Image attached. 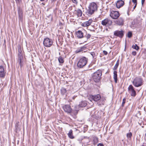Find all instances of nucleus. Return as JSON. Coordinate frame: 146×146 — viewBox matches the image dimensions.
Here are the masks:
<instances>
[{
	"label": "nucleus",
	"mask_w": 146,
	"mask_h": 146,
	"mask_svg": "<svg viewBox=\"0 0 146 146\" xmlns=\"http://www.w3.org/2000/svg\"><path fill=\"white\" fill-rule=\"evenodd\" d=\"M98 6L94 2L91 3L88 7L87 13L89 15H92L97 10Z\"/></svg>",
	"instance_id": "f257e3e1"
},
{
	"label": "nucleus",
	"mask_w": 146,
	"mask_h": 146,
	"mask_svg": "<svg viewBox=\"0 0 146 146\" xmlns=\"http://www.w3.org/2000/svg\"><path fill=\"white\" fill-rule=\"evenodd\" d=\"M133 85L136 87H138L143 84L142 79L139 77H137L134 78L132 82Z\"/></svg>",
	"instance_id": "f03ea898"
},
{
	"label": "nucleus",
	"mask_w": 146,
	"mask_h": 146,
	"mask_svg": "<svg viewBox=\"0 0 146 146\" xmlns=\"http://www.w3.org/2000/svg\"><path fill=\"white\" fill-rule=\"evenodd\" d=\"M88 59L85 57H83L79 60L77 63V66L80 68H83L87 64Z\"/></svg>",
	"instance_id": "7ed1b4c3"
},
{
	"label": "nucleus",
	"mask_w": 146,
	"mask_h": 146,
	"mask_svg": "<svg viewBox=\"0 0 146 146\" xmlns=\"http://www.w3.org/2000/svg\"><path fill=\"white\" fill-rule=\"evenodd\" d=\"M102 75V71L101 70H98L94 72L93 74V78L96 82H99L101 78Z\"/></svg>",
	"instance_id": "20e7f679"
},
{
	"label": "nucleus",
	"mask_w": 146,
	"mask_h": 146,
	"mask_svg": "<svg viewBox=\"0 0 146 146\" xmlns=\"http://www.w3.org/2000/svg\"><path fill=\"white\" fill-rule=\"evenodd\" d=\"M91 98L92 100L95 102L99 101V104L98 103L99 105L104 104L103 100H102V99H101V96L99 94H97L95 96H92Z\"/></svg>",
	"instance_id": "39448f33"
},
{
	"label": "nucleus",
	"mask_w": 146,
	"mask_h": 146,
	"mask_svg": "<svg viewBox=\"0 0 146 146\" xmlns=\"http://www.w3.org/2000/svg\"><path fill=\"white\" fill-rule=\"evenodd\" d=\"M53 42L52 39L47 38H44L43 44L44 45L47 47H50L52 44Z\"/></svg>",
	"instance_id": "423d86ee"
},
{
	"label": "nucleus",
	"mask_w": 146,
	"mask_h": 146,
	"mask_svg": "<svg viewBox=\"0 0 146 146\" xmlns=\"http://www.w3.org/2000/svg\"><path fill=\"white\" fill-rule=\"evenodd\" d=\"M112 21L110 19L106 18L102 20L101 22L103 26H108L112 24Z\"/></svg>",
	"instance_id": "0eeeda50"
},
{
	"label": "nucleus",
	"mask_w": 146,
	"mask_h": 146,
	"mask_svg": "<svg viewBox=\"0 0 146 146\" xmlns=\"http://www.w3.org/2000/svg\"><path fill=\"white\" fill-rule=\"evenodd\" d=\"M128 91L132 96L135 97L136 95V92L132 85H130L128 88Z\"/></svg>",
	"instance_id": "6e6552de"
},
{
	"label": "nucleus",
	"mask_w": 146,
	"mask_h": 146,
	"mask_svg": "<svg viewBox=\"0 0 146 146\" xmlns=\"http://www.w3.org/2000/svg\"><path fill=\"white\" fill-rule=\"evenodd\" d=\"M120 15L118 11H112L111 12L110 16L113 19H116Z\"/></svg>",
	"instance_id": "1a4fd4ad"
},
{
	"label": "nucleus",
	"mask_w": 146,
	"mask_h": 146,
	"mask_svg": "<svg viewBox=\"0 0 146 146\" xmlns=\"http://www.w3.org/2000/svg\"><path fill=\"white\" fill-rule=\"evenodd\" d=\"M63 108L64 111L68 113H70L72 110L70 106L69 105H65L63 107Z\"/></svg>",
	"instance_id": "9d476101"
},
{
	"label": "nucleus",
	"mask_w": 146,
	"mask_h": 146,
	"mask_svg": "<svg viewBox=\"0 0 146 146\" xmlns=\"http://www.w3.org/2000/svg\"><path fill=\"white\" fill-rule=\"evenodd\" d=\"M114 23L118 25H122L124 23V19L122 17H120L118 19L114 21Z\"/></svg>",
	"instance_id": "9b49d317"
},
{
	"label": "nucleus",
	"mask_w": 146,
	"mask_h": 146,
	"mask_svg": "<svg viewBox=\"0 0 146 146\" xmlns=\"http://www.w3.org/2000/svg\"><path fill=\"white\" fill-rule=\"evenodd\" d=\"M114 35L120 38H122L123 35V31H116L114 32Z\"/></svg>",
	"instance_id": "f8f14e48"
},
{
	"label": "nucleus",
	"mask_w": 146,
	"mask_h": 146,
	"mask_svg": "<svg viewBox=\"0 0 146 146\" xmlns=\"http://www.w3.org/2000/svg\"><path fill=\"white\" fill-rule=\"evenodd\" d=\"M5 76V72L3 67L2 66H0V77L4 78Z\"/></svg>",
	"instance_id": "ddd939ff"
},
{
	"label": "nucleus",
	"mask_w": 146,
	"mask_h": 146,
	"mask_svg": "<svg viewBox=\"0 0 146 146\" xmlns=\"http://www.w3.org/2000/svg\"><path fill=\"white\" fill-rule=\"evenodd\" d=\"M124 4L123 1L122 0H119L117 1L116 5V7L118 8H119L123 6Z\"/></svg>",
	"instance_id": "4468645a"
},
{
	"label": "nucleus",
	"mask_w": 146,
	"mask_h": 146,
	"mask_svg": "<svg viewBox=\"0 0 146 146\" xmlns=\"http://www.w3.org/2000/svg\"><path fill=\"white\" fill-rule=\"evenodd\" d=\"M18 58V62L19 63V64L20 65L21 67L22 66V60L23 59V56L22 54L19 51V52Z\"/></svg>",
	"instance_id": "2eb2a0df"
},
{
	"label": "nucleus",
	"mask_w": 146,
	"mask_h": 146,
	"mask_svg": "<svg viewBox=\"0 0 146 146\" xmlns=\"http://www.w3.org/2000/svg\"><path fill=\"white\" fill-rule=\"evenodd\" d=\"M92 22V20H89L88 21L84 22L81 24V25L83 27H87L91 25Z\"/></svg>",
	"instance_id": "dca6fc26"
},
{
	"label": "nucleus",
	"mask_w": 146,
	"mask_h": 146,
	"mask_svg": "<svg viewBox=\"0 0 146 146\" xmlns=\"http://www.w3.org/2000/svg\"><path fill=\"white\" fill-rule=\"evenodd\" d=\"M76 35L78 38H82L83 37V33L81 31H78L76 32Z\"/></svg>",
	"instance_id": "f3484780"
},
{
	"label": "nucleus",
	"mask_w": 146,
	"mask_h": 146,
	"mask_svg": "<svg viewBox=\"0 0 146 146\" xmlns=\"http://www.w3.org/2000/svg\"><path fill=\"white\" fill-rule=\"evenodd\" d=\"M86 47L84 46H83L78 48L75 51L76 53L80 52L84 50H85Z\"/></svg>",
	"instance_id": "a211bd4d"
},
{
	"label": "nucleus",
	"mask_w": 146,
	"mask_h": 146,
	"mask_svg": "<svg viewBox=\"0 0 146 146\" xmlns=\"http://www.w3.org/2000/svg\"><path fill=\"white\" fill-rule=\"evenodd\" d=\"M87 105V103L85 101H82L79 104V107L82 108L84 107Z\"/></svg>",
	"instance_id": "6ab92c4d"
},
{
	"label": "nucleus",
	"mask_w": 146,
	"mask_h": 146,
	"mask_svg": "<svg viewBox=\"0 0 146 146\" xmlns=\"http://www.w3.org/2000/svg\"><path fill=\"white\" fill-rule=\"evenodd\" d=\"M113 78L115 82L117 83V72L115 71L113 72Z\"/></svg>",
	"instance_id": "aec40b11"
},
{
	"label": "nucleus",
	"mask_w": 146,
	"mask_h": 146,
	"mask_svg": "<svg viewBox=\"0 0 146 146\" xmlns=\"http://www.w3.org/2000/svg\"><path fill=\"white\" fill-rule=\"evenodd\" d=\"M68 137L71 139H72L74 138V137L72 135V131L70 129V130L68 133Z\"/></svg>",
	"instance_id": "412c9836"
},
{
	"label": "nucleus",
	"mask_w": 146,
	"mask_h": 146,
	"mask_svg": "<svg viewBox=\"0 0 146 146\" xmlns=\"http://www.w3.org/2000/svg\"><path fill=\"white\" fill-rule=\"evenodd\" d=\"M76 11L77 13V15L78 17H81L82 16V12L81 10L80 9H78Z\"/></svg>",
	"instance_id": "4be33fe9"
},
{
	"label": "nucleus",
	"mask_w": 146,
	"mask_h": 146,
	"mask_svg": "<svg viewBox=\"0 0 146 146\" xmlns=\"http://www.w3.org/2000/svg\"><path fill=\"white\" fill-rule=\"evenodd\" d=\"M58 60L59 63H63L64 62L63 58L61 56H60L58 58Z\"/></svg>",
	"instance_id": "5701e85b"
},
{
	"label": "nucleus",
	"mask_w": 146,
	"mask_h": 146,
	"mask_svg": "<svg viewBox=\"0 0 146 146\" xmlns=\"http://www.w3.org/2000/svg\"><path fill=\"white\" fill-rule=\"evenodd\" d=\"M119 60H117V61L116 63L115 64V66H114V67L113 68V69L114 70H115L117 68L118 66V65H119Z\"/></svg>",
	"instance_id": "b1692460"
},
{
	"label": "nucleus",
	"mask_w": 146,
	"mask_h": 146,
	"mask_svg": "<svg viewBox=\"0 0 146 146\" xmlns=\"http://www.w3.org/2000/svg\"><path fill=\"white\" fill-rule=\"evenodd\" d=\"M61 93L63 95L64 94L66 93V91L65 88H62L61 89Z\"/></svg>",
	"instance_id": "393cba45"
},
{
	"label": "nucleus",
	"mask_w": 146,
	"mask_h": 146,
	"mask_svg": "<svg viewBox=\"0 0 146 146\" xmlns=\"http://www.w3.org/2000/svg\"><path fill=\"white\" fill-rule=\"evenodd\" d=\"M132 47L133 48L137 50H138L139 49V47L136 44H135V45H133Z\"/></svg>",
	"instance_id": "a878e982"
},
{
	"label": "nucleus",
	"mask_w": 146,
	"mask_h": 146,
	"mask_svg": "<svg viewBox=\"0 0 146 146\" xmlns=\"http://www.w3.org/2000/svg\"><path fill=\"white\" fill-rule=\"evenodd\" d=\"M94 144V145L96 144L98 142V139L97 137H95L93 139Z\"/></svg>",
	"instance_id": "bb28decb"
},
{
	"label": "nucleus",
	"mask_w": 146,
	"mask_h": 146,
	"mask_svg": "<svg viewBox=\"0 0 146 146\" xmlns=\"http://www.w3.org/2000/svg\"><path fill=\"white\" fill-rule=\"evenodd\" d=\"M132 136V134L131 132H130L127 134V137L128 138H131V137Z\"/></svg>",
	"instance_id": "cd10ccee"
},
{
	"label": "nucleus",
	"mask_w": 146,
	"mask_h": 146,
	"mask_svg": "<svg viewBox=\"0 0 146 146\" xmlns=\"http://www.w3.org/2000/svg\"><path fill=\"white\" fill-rule=\"evenodd\" d=\"M18 13L19 15V16L20 18L22 15V12L21 10L20 9H19L18 10Z\"/></svg>",
	"instance_id": "c85d7f7f"
},
{
	"label": "nucleus",
	"mask_w": 146,
	"mask_h": 146,
	"mask_svg": "<svg viewBox=\"0 0 146 146\" xmlns=\"http://www.w3.org/2000/svg\"><path fill=\"white\" fill-rule=\"evenodd\" d=\"M132 33L131 32H129L127 34V36L129 38L131 37L132 36Z\"/></svg>",
	"instance_id": "c756f323"
},
{
	"label": "nucleus",
	"mask_w": 146,
	"mask_h": 146,
	"mask_svg": "<svg viewBox=\"0 0 146 146\" xmlns=\"http://www.w3.org/2000/svg\"><path fill=\"white\" fill-rule=\"evenodd\" d=\"M126 100V99L125 98H124L123 99V102H122V106H124V104H125V102Z\"/></svg>",
	"instance_id": "7c9ffc66"
},
{
	"label": "nucleus",
	"mask_w": 146,
	"mask_h": 146,
	"mask_svg": "<svg viewBox=\"0 0 146 146\" xmlns=\"http://www.w3.org/2000/svg\"><path fill=\"white\" fill-rule=\"evenodd\" d=\"M91 36V35L89 34H86V35L85 37L87 39L86 40H87L88 39L90 38Z\"/></svg>",
	"instance_id": "2f4dec72"
},
{
	"label": "nucleus",
	"mask_w": 146,
	"mask_h": 146,
	"mask_svg": "<svg viewBox=\"0 0 146 146\" xmlns=\"http://www.w3.org/2000/svg\"><path fill=\"white\" fill-rule=\"evenodd\" d=\"M91 54L93 58H94L95 57V53L94 52H91Z\"/></svg>",
	"instance_id": "473e14b6"
},
{
	"label": "nucleus",
	"mask_w": 146,
	"mask_h": 146,
	"mask_svg": "<svg viewBox=\"0 0 146 146\" xmlns=\"http://www.w3.org/2000/svg\"><path fill=\"white\" fill-rule=\"evenodd\" d=\"M132 54L133 56H135L136 54V51H133L132 52Z\"/></svg>",
	"instance_id": "72a5a7b5"
},
{
	"label": "nucleus",
	"mask_w": 146,
	"mask_h": 146,
	"mask_svg": "<svg viewBox=\"0 0 146 146\" xmlns=\"http://www.w3.org/2000/svg\"><path fill=\"white\" fill-rule=\"evenodd\" d=\"M73 2L76 4H77L78 3L77 0H72Z\"/></svg>",
	"instance_id": "f704fd0d"
},
{
	"label": "nucleus",
	"mask_w": 146,
	"mask_h": 146,
	"mask_svg": "<svg viewBox=\"0 0 146 146\" xmlns=\"http://www.w3.org/2000/svg\"><path fill=\"white\" fill-rule=\"evenodd\" d=\"M103 53L105 55H106L107 54H108V52H107L105 51V50H104L103 51Z\"/></svg>",
	"instance_id": "c9c22d12"
},
{
	"label": "nucleus",
	"mask_w": 146,
	"mask_h": 146,
	"mask_svg": "<svg viewBox=\"0 0 146 146\" xmlns=\"http://www.w3.org/2000/svg\"><path fill=\"white\" fill-rule=\"evenodd\" d=\"M132 2L134 3V4H137V0H132Z\"/></svg>",
	"instance_id": "e433bc0d"
},
{
	"label": "nucleus",
	"mask_w": 146,
	"mask_h": 146,
	"mask_svg": "<svg viewBox=\"0 0 146 146\" xmlns=\"http://www.w3.org/2000/svg\"><path fill=\"white\" fill-rule=\"evenodd\" d=\"M97 146H104V145L102 143H99L98 145Z\"/></svg>",
	"instance_id": "4c0bfd02"
},
{
	"label": "nucleus",
	"mask_w": 146,
	"mask_h": 146,
	"mask_svg": "<svg viewBox=\"0 0 146 146\" xmlns=\"http://www.w3.org/2000/svg\"><path fill=\"white\" fill-rule=\"evenodd\" d=\"M145 0H141V4L142 5H143V4L145 2Z\"/></svg>",
	"instance_id": "58836bf2"
},
{
	"label": "nucleus",
	"mask_w": 146,
	"mask_h": 146,
	"mask_svg": "<svg viewBox=\"0 0 146 146\" xmlns=\"http://www.w3.org/2000/svg\"><path fill=\"white\" fill-rule=\"evenodd\" d=\"M15 127L16 128V129L17 130H18V125L17 124H16L15 125Z\"/></svg>",
	"instance_id": "ea45409f"
},
{
	"label": "nucleus",
	"mask_w": 146,
	"mask_h": 146,
	"mask_svg": "<svg viewBox=\"0 0 146 146\" xmlns=\"http://www.w3.org/2000/svg\"><path fill=\"white\" fill-rule=\"evenodd\" d=\"M135 4V6H134L133 7V9H135V8H136V7L137 6V4Z\"/></svg>",
	"instance_id": "a19ab883"
},
{
	"label": "nucleus",
	"mask_w": 146,
	"mask_h": 146,
	"mask_svg": "<svg viewBox=\"0 0 146 146\" xmlns=\"http://www.w3.org/2000/svg\"><path fill=\"white\" fill-rule=\"evenodd\" d=\"M16 3H19V0H15Z\"/></svg>",
	"instance_id": "79ce46f5"
},
{
	"label": "nucleus",
	"mask_w": 146,
	"mask_h": 146,
	"mask_svg": "<svg viewBox=\"0 0 146 146\" xmlns=\"http://www.w3.org/2000/svg\"><path fill=\"white\" fill-rule=\"evenodd\" d=\"M141 146H146V144L144 143Z\"/></svg>",
	"instance_id": "37998d69"
},
{
	"label": "nucleus",
	"mask_w": 146,
	"mask_h": 146,
	"mask_svg": "<svg viewBox=\"0 0 146 146\" xmlns=\"http://www.w3.org/2000/svg\"><path fill=\"white\" fill-rule=\"evenodd\" d=\"M76 96H74L73 97H72V98L73 100H74L75 98V97H76Z\"/></svg>",
	"instance_id": "c03bdc74"
},
{
	"label": "nucleus",
	"mask_w": 146,
	"mask_h": 146,
	"mask_svg": "<svg viewBox=\"0 0 146 146\" xmlns=\"http://www.w3.org/2000/svg\"><path fill=\"white\" fill-rule=\"evenodd\" d=\"M86 138L88 140V141H89V137H86Z\"/></svg>",
	"instance_id": "a18cd8bd"
},
{
	"label": "nucleus",
	"mask_w": 146,
	"mask_h": 146,
	"mask_svg": "<svg viewBox=\"0 0 146 146\" xmlns=\"http://www.w3.org/2000/svg\"><path fill=\"white\" fill-rule=\"evenodd\" d=\"M44 0H40V1H44Z\"/></svg>",
	"instance_id": "49530a36"
},
{
	"label": "nucleus",
	"mask_w": 146,
	"mask_h": 146,
	"mask_svg": "<svg viewBox=\"0 0 146 146\" xmlns=\"http://www.w3.org/2000/svg\"><path fill=\"white\" fill-rule=\"evenodd\" d=\"M53 1H56V0H52Z\"/></svg>",
	"instance_id": "de8ad7c7"
},
{
	"label": "nucleus",
	"mask_w": 146,
	"mask_h": 146,
	"mask_svg": "<svg viewBox=\"0 0 146 146\" xmlns=\"http://www.w3.org/2000/svg\"><path fill=\"white\" fill-rule=\"evenodd\" d=\"M145 136H146V133H145Z\"/></svg>",
	"instance_id": "09e8293b"
}]
</instances>
